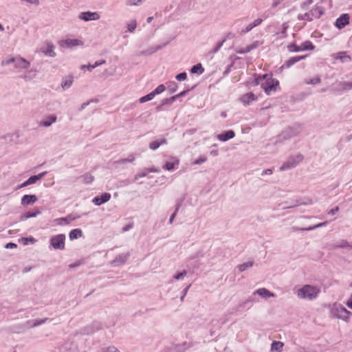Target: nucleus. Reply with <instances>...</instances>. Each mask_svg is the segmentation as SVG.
<instances>
[{
	"instance_id": "obj_1",
	"label": "nucleus",
	"mask_w": 352,
	"mask_h": 352,
	"mask_svg": "<svg viewBox=\"0 0 352 352\" xmlns=\"http://www.w3.org/2000/svg\"><path fill=\"white\" fill-rule=\"evenodd\" d=\"M256 84L260 85L267 95H271L276 91L279 82L273 78L272 74H267L256 78Z\"/></svg>"
},
{
	"instance_id": "obj_2",
	"label": "nucleus",
	"mask_w": 352,
	"mask_h": 352,
	"mask_svg": "<svg viewBox=\"0 0 352 352\" xmlns=\"http://www.w3.org/2000/svg\"><path fill=\"white\" fill-rule=\"evenodd\" d=\"M320 292V289L316 286L305 285L298 289L297 296L302 299L312 300L317 298Z\"/></svg>"
},
{
	"instance_id": "obj_3",
	"label": "nucleus",
	"mask_w": 352,
	"mask_h": 352,
	"mask_svg": "<svg viewBox=\"0 0 352 352\" xmlns=\"http://www.w3.org/2000/svg\"><path fill=\"white\" fill-rule=\"evenodd\" d=\"M323 8L321 6H316L305 14H299L298 15V19L311 21L314 18H320V16L323 14Z\"/></svg>"
},
{
	"instance_id": "obj_4",
	"label": "nucleus",
	"mask_w": 352,
	"mask_h": 352,
	"mask_svg": "<svg viewBox=\"0 0 352 352\" xmlns=\"http://www.w3.org/2000/svg\"><path fill=\"white\" fill-rule=\"evenodd\" d=\"M333 313L335 317L346 322L349 321L351 316H352V312L348 311L341 305L336 306L333 309Z\"/></svg>"
},
{
	"instance_id": "obj_5",
	"label": "nucleus",
	"mask_w": 352,
	"mask_h": 352,
	"mask_svg": "<svg viewBox=\"0 0 352 352\" xmlns=\"http://www.w3.org/2000/svg\"><path fill=\"white\" fill-rule=\"evenodd\" d=\"M303 155L297 154L295 156L290 157L280 168V170H285L296 167L303 160Z\"/></svg>"
},
{
	"instance_id": "obj_6",
	"label": "nucleus",
	"mask_w": 352,
	"mask_h": 352,
	"mask_svg": "<svg viewBox=\"0 0 352 352\" xmlns=\"http://www.w3.org/2000/svg\"><path fill=\"white\" fill-rule=\"evenodd\" d=\"M65 238L63 234L53 236L50 241V245L55 250H64Z\"/></svg>"
},
{
	"instance_id": "obj_7",
	"label": "nucleus",
	"mask_w": 352,
	"mask_h": 352,
	"mask_svg": "<svg viewBox=\"0 0 352 352\" xmlns=\"http://www.w3.org/2000/svg\"><path fill=\"white\" fill-rule=\"evenodd\" d=\"M58 44L62 48L72 49L75 47L82 46L84 42L78 38H66L59 41Z\"/></svg>"
},
{
	"instance_id": "obj_8",
	"label": "nucleus",
	"mask_w": 352,
	"mask_h": 352,
	"mask_svg": "<svg viewBox=\"0 0 352 352\" xmlns=\"http://www.w3.org/2000/svg\"><path fill=\"white\" fill-rule=\"evenodd\" d=\"M100 18V15L97 12H82L78 15V19L84 21H97Z\"/></svg>"
},
{
	"instance_id": "obj_9",
	"label": "nucleus",
	"mask_w": 352,
	"mask_h": 352,
	"mask_svg": "<svg viewBox=\"0 0 352 352\" xmlns=\"http://www.w3.org/2000/svg\"><path fill=\"white\" fill-rule=\"evenodd\" d=\"M110 199H111V194L109 192H104L101 195L100 197L97 196V197H94L92 200V202L96 206H100V205L107 202L108 201H109Z\"/></svg>"
},
{
	"instance_id": "obj_10",
	"label": "nucleus",
	"mask_w": 352,
	"mask_h": 352,
	"mask_svg": "<svg viewBox=\"0 0 352 352\" xmlns=\"http://www.w3.org/2000/svg\"><path fill=\"white\" fill-rule=\"evenodd\" d=\"M30 67V63L28 60L21 56H16V61L14 64V67L16 69H28Z\"/></svg>"
},
{
	"instance_id": "obj_11",
	"label": "nucleus",
	"mask_w": 352,
	"mask_h": 352,
	"mask_svg": "<svg viewBox=\"0 0 352 352\" xmlns=\"http://www.w3.org/2000/svg\"><path fill=\"white\" fill-rule=\"evenodd\" d=\"M79 215L69 214L66 217L58 218L55 220L57 225L69 224L72 221L78 219Z\"/></svg>"
},
{
	"instance_id": "obj_12",
	"label": "nucleus",
	"mask_w": 352,
	"mask_h": 352,
	"mask_svg": "<svg viewBox=\"0 0 352 352\" xmlns=\"http://www.w3.org/2000/svg\"><path fill=\"white\" fill-rule=\"evenodd\" d=\"M349 23V14H343L339 18L337 19L335 25L338 28L342 29Z\"/></svg>"
},
{
	"instance_id": "obj_13",
	"label": "nucleus",
	"mask_w": 352,
	"mask_h": 352,
	"mask_svg": "<svg viewBox=\"0 0 352 352\" xmlns=\"http://www.w3.org/2000/svg\"><path fill=\"white\" fill-rule=\"evenodd\" d=\"M129 256V253H123L119 254L116 258L111 262V265L116 267L120 264H124L127 261Z\"/></svg>"
},
{
	"instance_id": "obj_14",
	"label": "nucleus",
	"mask_w": 352,
	"mask_h": 352,
	"mask_svg": "<svg viewBox=\"0 0 352 352\" xmlns=\"http://www.w3.org/2000/svg\"><path fill=\"white\" fill-rule=\"evenodd\" d=\"M259 43L258 41H255L252 44L249 45L244 47H241L236 50V53L239 54H243L250 52L254 49H256L258 47Z\"/></svg>"
},
{
	"instance_id": "obj_15",
	"label": "nucleus",
	"mask_w": 352,
	"mask_h": 352,
	"mask_svg": "<svg viewBox=\"0 0 352 352\" xmlns=\"http://www.w3.org/2000/svg\"><path fill=\"white\" fill-rule=\"evenodd\" d=\"M37 199L36 196L34 195H25L21 199V204L23 206L32 205Z\"/></svg>"
},
{
	"instance_id": "obj_16",
	"label": "nucleus",
	"mask_w": 352,
	"mask_h": 352,
	"mask_svg": "<svg viewBox=\"0 0 352 352\" xmlns=\"http://www.w3.org/2000/svg\"><path fill=\"white\" fill-rule=\"evenodd\" d=\"M254 294H258L260 296L263 297V298H271V297H274L275 296V294L272 292H271L270 290L265 289V288H260L257 290H256L254 292Z\"/></svg>"
},
{
	"instance_id": "obj_17",
	"label": "nucleus",
	"mask_w": 352,
	"mask_h": 352,
	"mask_svg": "<svg viewBox=\"0 0 352 352\" xmlns=\"http://www.w3.org/2000/svg\"><path fill=\"white\" fill-rule=\"evenodd\" d=\"M257 97L253 93H248L241 98V101L245 104L248 105L251 102L256 100Z\"/></svg>"
},
{
	"instance_id": "obj_18",
	"label": "nucleus",
	"mask_w": 352,
	"mask_h": 352,
	"mask_svg": "<svg viewBox=\"0 0 352 352\" xmlns=\"http://www.w3.org/2000/svg\"><path fill=\"white\" fill-rule=\"evenodd\" d=\"M57 117L55 114H51L46 117L41 122V125L45 127L50 126L53 123L56 122Z\"/></svg>"
},
{
	"instance_id": "obj_19",
	"label": "nucleus",
	"mask_w": 352,
	"mask_h": 352,
	"mask_svg": "<svg viewBox=\"0 0 352 352\" xmlns=\"http://www.w3.org/2000/svg\"><path fill=\"white\" fill-rule=\"evenodd\" d=\"M234 135H235L234 132L232 130H230V131H228L227 132H226L225 133L219 134L217 135V139L219 141L226 142L230 139L233 138L234 137Z\"/></svg>"
},
{
	"instance_id": "obj_20",
	"label": "nucleus",
	"mask_w": 352,
	"mask_h": 352,
	"mask_svg": "<svg viewBox=\"0 0 352 352\" xmlns=\"http://www.w3.org/2000/svg\"><path fill=\"white\" fill-rule=\"evenodd\" d=\"M166 44L167 43H165L164 45H159L151 47L148 49L142 52L141 54L142 55H145V56L151 55V54L155 53V52L162 49Z\"/></svg>"
},
{
	"instance_id": "obj_21",
	"label": "nucleus",
	"mask_w": 352,
	"mask_h": 352,
	"mask_svg": "<svg viewBox=\"0 0 352 352\" xmlns=\"http://www.w3.org/2000/svg\"><path fill=\"white\" fill-rule=\"evenodd\" d=\"M327 221H324V222H322V223H318L314 226H311V227H309V228H297V227H293L292 228V230L294 231H303V230H307V231H310V230H315L316 228H321V227H323V226H325L327 224Z\"/></svg>"
},
{
	"instance_id": "obj_22",
	"label": "nucleus",
	"mask_w": 352,
	"mask_h": 352,
	"mask_svg": "<svg viewBox=\"0 0 352 352\" xmlns=\"http://www.w3.org/2000/svg\"><path fill=\"white\" fill-rule=\"evenodd\" d=\"M167 143V141L165 138H162L161 140H155L149 144V148L151 150H156L161 145L166 144Z\"/></svg>"
},
{
	"instance_id": "obj_23",
	"label": "nucleus",
	"mask_w": 352,
	"mask_h": 352,
	"mask_svg": "<svg viewBox=\"0 0 352 352\" xmlns=\"http://www.w3.org/2000/svg\"><path fill=\"white\" fill-rule=\"evenodd\" d=\"M306 57V56H295L292 57L289 59H288L285 63V65L286 67H290L293 65H294L296 63L298 62L299 60L304 59Z\"/></svg>"
},
{
	"instance_id": "obj_24",
	"label": "nucleus",
	"mask_w": 352,
	"mask_h": 352,
	"mask_svg": "<svg viewBox=\"0 0 352 352\" xmlns=\"http://www.w3.org/2000/svg\"><path fill=\"white\" fill-rule=\"evenodd\" d=\"M73 81L74 80L72 76L66 77L61 82V87L63 89H69L72 85Z\"/></svg>"
},
{
	"instance_id": "obj_25",
	"label": "nucleus",
	"mask_w": 352,
	"mask_h": 352,
	"mask_svg": "<svg viewBox=\"0 0 352 352\" xmlns=\"http://www.w3.org/2000/svg\"><path fill=\"white\" fill-rule=\"evenodd\" d=\"M54 45L51 43H48L47 45V48L45 50H43V52L50 57H54L56 56V53L54 52Z\"/></svg>"
},
{
	"instance_id": "obj_26",
	"label": "nucleus",
	"mask_w": 352,
	"mask_h": 352,
	"mask_svg": "<svg viewBox=\"0 0 352 352\" xmlns=\"http://www.w3.org/2000/svg\"><path fill=\"white\" fill-rule=\"evenodd\" d=\"M82 235V232L80 229H78V228L74 229L69 232V239L71 240L77 239L81 237Z\"/></svg>"
},
{
	"instance_id": "obj_27",
	"label": "nucleus",
	"mask_w": 352,
	"mask_h": 352,
	"mask_svg": "<svg viewBox=\"0 0 352 352\" xmlns=\"http://www.w3.org/2000/svg\"><path fill=\"white\" fill-rule=\"evenodd\" d=\"M46 174H47V172L45 171L41 173H39L38 175L31 176L28 179L30 185L35 184L37 181L41 179Z\"/></svg>"
},
{
	"instance_id": "obj_28",
	"label": "nucleus",
	"mask_w": 352,
	"mask_h": 352,
	"mask_svg": "<svg viewBox=\"0 0 352 352\" xmlns=\"http://www.w3.org/2000/svg\"><path fill=\"white\" fill-rule=\"evenodd\" d=\"M336 58L340 59L342 63L349 62L351 60V56L345 52L338 53Z\"/></svg>"
},
{
	"instance_id": "obj_29",
	"label": "nucleus",
	"mask_w": 352,
	"mask_h": 352,
	"mask_svg": "<svg viewBox=\"0 0 352 352\" xmlns=\"http://www.w3.org/2000/svg\"><path fill=\"white\" fill-rule=\"evenodd\" d=\"M314 49V45L309 41H306L300 45V51L312 50Z\"/></svg>"
},
{
	"instance_id": "obj_30",
	"label": "nucleus",
	"mask_w": 352,
	"mask_h": 352,
	"mask_svg": "<svg viewBox=\"0 0 352 352\" xmlns=\"http://www.w3.org/2000/svg\"><path fill=\"white\" fill-rule=\"evenodd\" d=\"M190 72L192 74H197L200 75L204 72V68L202 67L201 63H198L191 68Z\"/></svg>"
},
{
	"instance_id": "obj_31",
	"label": "nucleus",
	"mask_w": 352,
	"mask_h": 352,
	"mask_svg": "<svg viewBox=\"0 0 352 352\" xmlns=\"http://www.w3.org/2000/svg\"><path fill=\"white\" fill-rule=\"evenodd\" d=\"M254 265V261H250L246 263H243V264L239 265L237 268L240 272H244L246 270L252 267Z\"/></svg>"
},
{
	"instance_id": "obj_32",
	"label": "nucleus",
	"mask_w": 352,
	"mask_h": 352,
	"mask_svg": "<svg viewBox=\"0 0 352 352\" xmlns=\"http://www.w3.org/2000/svg\"><path fill=\"white\" fill-rule=\"evenodd\" d=\"M178 164L179 160L177 159H175L174 162H166L165 165L164 166V168L166 169L167 170H172L175 168V166Z\"/></svg>"
},
{
	"instance_id": "obj_33",
	"label": "nucleus",
	"mask_w": 352,
	"mask_h": 352,
	"mask_svg": "<svg viewBox=\"0 0 352 352\" xmlns=\"http://www.w3.org/2000/svg\"><path fill=\"white\" fill-rule=\"evenodd\" d=\"M283 347V343L279 341H274L272 344L271 350L281 351Z\"/></svg>"
},
{
	"instance_id": "obj_34",
	"label": "nucleus",
	"mask_w": 352,
	"mask_h": 352,
	"mask_svg": "<svg viewBox=\"0 0 352 352\" xmlns=\"http://www.w3.org/2000/svg\"><path fill=\"white\" fill-rule=\"evenodd\" d=\"M321 82V79L318 76H316L313 78H307L305 80V83L307 85H318Z\"/></svg>"
},
{
	"instance_id": "obj_35",
	"label": "nucleus",
	"mask_w": 352,
	"mask_h": 352,
	"mask_svg": "<svg viewBox=\"0 0 352 352\" xmlns=\"http://www.w3.org/2000/svg\"><path fill=\"white\" fill-rule=\"evenodd\" d=\"M175 100H176V99H175V97H174V96L169 98H165L162 100V104L157 107V109L160 110L162 106L166 105V104H170Z\"/></svg>"
},
{
	"instance_id": "obj_36",
	"label": "nucleus",
	"mask_w": 352,
	"mask_h": 352,
	"mask_svg": "<svg viewBox=\"0 0 352 352\" xmlns=\"http://www.w3.org/2000/svg\"><path fill=\"white\" fill-rule=\"evenodd\" d=\"M128 32L132 33L134 32L137 27V22L135 20H132L126 24Z\"/></svg>"
},
{
	"instance_id": "obj_37",
	"label": "nucleus",
	"mask_w": 352,
	"mask_h": 352,
	"mask_svg": "<svg viewBox=\"0 0 352 352\" xmlns=\"http://www.w3.org/2000/svg\"><path fill=\"white\" fill-rule=\"evenodd\" d=\"M144 0H127L126 5L127 6H137L142 3Z\"/></svg>"
},
{
	"instance_id": "obj_38",
	"label": "nucleus",
	"mask_w": 352,
	"mask_h": 352,
	"mask_svg": "<svg viewBox=\"0 0 352 352\" xmlns=\"http://www.w3.org/2000/svg\"><path fill=\"white\" fill-rule=\"evenodd\" d=\"M154 97L155 96H154L152 92H151L150 94H147V95L140 98V100H139V102L140 103H144V102H146L147 101L151 100L152 99H153Z\"/></svg>"
},
{
	"instance_id": "obj_39",
	"label": "nucleus",
	"mask_w": 352,
	"mask_h": 352,
	"mask_svg": "<svg viewBox=\"0 0 352 352\" xmlns=\"http://www.w3.org/2000/svg\"><path fill=\"white\" fill-rule=\"evenodd\" d=\"M135 157L133 155H131L127 158L118 160L116 162V163H118L119 164H123L128 163V162H133L135 160Z\"/></svg>"
},
{
	"instance_id": "obj_40",
	"label": "nucleus",
	"mask_w": 352,
	"mask_h": 352,
	"mask_svg": "<svg viewBox=\"0 0 352 352\" xmlns=\"http://www.w3.org/2000/svg\"><path fill=\"white\" fill-rule=\"evenodd\" d=\"M177 84L175 82H170L169 85L168 86V89L170 94L175 93L177 89Z\"/></svg>"
},
{
	"instance_id": "obj_41",
	"label": "nucleus",
	"mask_w": 352,
	"mask_h": 352,
	"mask_svg": "<svg viewBox=\"0 0 352 352\" xmlns=\"http://www.w3.org/2000/svg\"><path fill=\"white\" fill-rule=\"evenodd\" d=\"M166 89V87L164 85H160L159 86L157 87V88L152 91V93L153 94L154 96L157 94H160L161 93H162L163 91H164Z\"/></svg>"
},
{
	"instance_id": "obj_42",
	"label": "nucleus",
	"mask_w": 352,
	"mask_h": 352,
	"mask_svg": "<svg viewBox=\"0 0 352 352\" xmlns=\"http://www.w3.org/2000/svg\"><path fill=\"white\" fill-rule=\"evenodd\" d=\"M102 352H120L118 348L114 346H109L107 347H104L102 350Z\"/></svg>"
},
{
	"instance_id": "obj_43",
	"label": "nucleus",
	"mask_w": 352,
	"mask_h": 352,
	"mask_svg": "<svg viewBox=\"0 0 352 352\" xmlns=\"http://www.w3.org/2000/svg\"><path fill=\"white\" fill-rule=\"evenodd\" d=\"M39 213H40L39 211H37L36 212H33V213L27 212L21 217V219L25 220V219H27L30 217H35Z\"/></svg>"
},
{
	"instance_id": "obj_44",
	"label": "nucleus",
	"mask_w": 352,
	"mask_h": 352,
	"mask_svg": "<svg viewBox=\"0 0 352 352\" xmlns=\"http://www.w3.org/2000/svg\"><path fill=\"white\" fill-rule=\"evenodd\" d=\"M82 177L84 182L86 184H90L94 179V177L90 174H86Z\"/></svg>"
},
{
	"instance_id": "obj_45",
	"label": "nucleus",
	"mask_w": 352,
	"mask_h": 352,
	"mask_svg": "<svg viewBox=\"0 0 352 352\" xmlns=\"http://www.w3.org/2000/svg\"><path fill=\"white\" fill-rule=\"evenodd\" d=\"M287 48L289 52H300V46H297L295 44H290L287 46Z\"/></svg>"
},
{
	"instance_id": "obj_46",
	"label": "nucleus",
	"mask_w": 352,
	"mask_h": 352,
	"mask_svg": "<svg viewBox=\"0 0 352 352\" xmlns=\"http://www.w3.org/2000/svg\"><path fill=\"white\" fill-rule=\"evenodd\" d=\"M187 274V272L186 270H183L182 272L174 275L173 278L176 280H179L184 278Z\"/></svg>"
},
{
	"instance_id": "obj_47",
	"label": "nucleus",
	"mask_w": 352,
	"mask_h": 352,
	"mask_svg": "<svg viewBox=\"0 0 352 352\" xmlns=\"http://www.w3.org/2000/svg\"><path fill=\"white\" fill-rule=\"evenodd\" d=\"M47 318H44L42 320H36L33 321V323L30 325V327H34L41 325V324L45 323V321H47Z\"/></svg>"
},
{
	"instance_id": "obj_48",
	"label": "nucleus",
	"mask_w": 352,
	"mask_h": 352,
	"mask_svg": "<svg viewBox=\"0 0 352 352\" xmlns=\"http://www.w3.org/2000/svg\"><path fill=\"white\" fill-rule=\"evenodd\" d=\"M175 78L177 80L182 81L186 79L187 75L186 72H182L177 74Z\"/></svg>"
},
{
	"instance_id": "obj_49",
	"label": "nucleus",
	"mask_w": 352,
	"mask_h": 352,
	"mask_svg": "<svg viewBox=\"0 0 352 352\" xmlns=\"http://www.w3.org/2000/svg\"><path fill=\"white\" fill-rule=\"evenodd\" d=\"M254 27L253 26V24L252 23H250L249 25H248L246 26V28L243 30H241V34H246L248 33V32H250V30H252Z\"/></svg>"
},
{
	"instance_id": "obj_50",
	"label": "nucleus",
	"mask_w": 352,
	"mask_h": 352,
	"mask_svg": "<svg viewBox=\"0 0 352 352\" xmlns=\"http://www.w3.org/2000/svg\"><path fill=\"white\" fill-rule=\"evenodd\" d=\"M207 158L205 156H201L193 162V164H201L205 162Z\"/></svg>"
},
{
	"instance_id": "obj_51",
	"label": "nucleus",
	"mask_w": 352,
	"mask_h": 352,
	"mask_svg": "<svg viewBox=\"0 0 352 352\" xmlns=\"http://www.w3.org/2000/svg\"><path fill=\"white\" fill-rule=\"evenodd\" d=\"M147 175H148V172L146 171V170H144L142 173L135 175L134 177V179L138 180L140 177H146Z\"/></svg>"
},
{
	"instance_id": "obj_52",
	"label": "nucleus",
	"mask_w": 352,
	"mask_h": 352,
	"mask_svg": "<svg viewBox=\"0 0 352 352\" xmlns=\"http://www.w3.org/2000/svg\"><path fill=\"white\" fill-rule=\"evenodd\" d=\"M54 352H75V351L72 349H68L65 347H60L56 349Z\"/></svg>"
},
{
	"instance_id": "obj_53",
	"label": "nucleus",
	"mask_w": 352,
	"mask_h": 352,
	"mask_svg": "<svg viewBox=\"0 0 352 352\" xmlns=\"http://www.w3.org/2000/svg\"><path fill=\"white\" fill-rule=\"evenodd\" d=\"M224 42H225V40H223L221 42L219 43L217 45V46L213 49L212 52L217 53L220 50V48L221 47V46L223 45Z\"/></svg>"
},
{
	"instance_id": "obj_54",
	"label": "nucleus",
	"mask_w": 352,
	"mask_h": 352,
	"mask_svg": "<svg viewBox=\"0 0 352 352\" xmlns=\"http://www.w3.org/2000/svg\"><path fill=\"white\" fill-rule=\"evenodd\" d=\"M16 57H13V58H9L7 60H6L5 62H3L2 64H5V65H9L12 63H16Z\"/></svg>"
},
{
	"instance_id": "obj_55",
	"label": "nucleus",
	"mask_w": 352,
	"mask_h": 352,
	"mask_svg": "<svg viewBox=\"0 0 352 352\" xmlns=\"http://www.w3.org/2000/svg\"><path fill=\"white\" fill-rule=\"evenodd\" d=\"M178 210H179V206H177V207L176 208V210H175V212H173V213L172 214V215L170 216V219H169V223H170V224H172V223H173V220H174V219H175V216H176V214H177V212Z\"/></svg>"
},
{
	"instance_id": "obj_56",
	"label": "nucleus",
	"mask_w": 352,
	"mask_h": 352,
	"mask_svg": "<svg viewBox=\"0 0 352 352\" xmlns=\"http://www.w3.org/2000/svg\"><path fill=\"white\" fill-rule=\"evenodd\" d=\"M339 210V207L338 206H336V208L330 210L329 212H328V214H331V215H334L337 212H338Z\"/></svg>"
},
{
	"instance_id": "obj_57",
	"label": "nucleus",
	"mask_w": 352,
	"mask_h": 352,
	"mask_svg": "<svg viewBox=\"0 0 352 352\" xmlns=\"http://www.w3.org/2000/svg\"><path fill=\"white\" fill-rule=\"evenodd\" d=\"M188 91V90L183 91L181 93H179L177 95H175L174 97H175V99L177 100V98H179L180 97L186 96V94H187Z\"/></svg>"
},
{
	"instance_id": "obj_58",
	"label": "nucleus",
	"mask_w": 352,
	"mask_h": 352,
	"mask_svg": "<svg viewBox=\"0 0 352 352\" xmlns=\"http://www.w3.org/2000/svg\"><path fill=\"white\" fill-rule=\"evenodd\" d=\"M17 247V245L14 243H8L6 245V249H10V248H16Z\"/></svg>"
},
{
	"instance_id": "obj_59",
	"label": "nucleus",
	"mask_w": 352,
	"mask_h": 352,
	"mask_svg": "<svg viewBox=\"0 0 352 352\" xmlns=\"http://www.w3.org/2000/svg\"><path fill=\"white\" fill-rule=\"evenodd\" d=\"M284 0H273L272 7V8L277 7Z\"/></svg>"
},
{
	"instance_id": "obj_60",
	"label": "nucleus",
	"mask_w": 352,
	"mask_h": 352,
	"mask_svg": "<svg viewBox=\"0 0 352 352\" xmlns=\"http://www.w3.org/2000/svg\"><path fill=\"white\" fill-rule=\"evenodd\" d=\"M85 67H87V69H88L89 72H91V71H92V69L95 68L94 65H82V66H81V68H82V69H84V68H85Z\"/></svg>"
},
{
	"instance_id": "obj_61",
	"label": "nucleus",
	"mask_w": 352,
	"mask_h": 352,
	"mask_svg": "<svg viewBox=\"0 0 352 352\" xmlns=\"http://www.w3.org/2000/svg\"><path fill=\"white\" fill-rule=\"evenodd\" d=\"M343 85L345 89H351L352 88V82H344Z\"/></svg>"
},
{
	"instance_id": "obj_62",
	"label": "nucleus",
	"mask_w": 352,
	"mask_h": 352,
	"mask_svg": "<svg viewBox=\"0 0 352 352\" xmlns=\"http://www.w3.org/2000/svg\"><path fill=\"white\" fill-rule=\"evenodd\" d=\"M346 306L352 309V295L350 296V298L348 299L346 303Z\"/></svg>"
},
{
	"instance_id": "obj_63",
	"label": "nucleus",
	"mask_w": 352,
	"mask_h": 352,
	"mask_svg": "<svg viewBox=\"0 0 352 352\" xmlns=\"http://www.w3.org/2000/svg\"><path fill=\"white\" fill-rule=\"evenodd\" d=\"M273 173V170L272 168H268V169H266L265 170H264L263 173H262V175H272Z\"/></svg>"
},
{
	"instance_id": "obj_64",
	"label": "nucleus",
	"mask_w": 352,
	"mask_h": 352,
	"mask_svg": "<svg viewBox=\"0 0 352 352\" xmlns=\"http://www.w3.org/2000/svg\"><path fill=\"white\" fill-rule=\"evenodd\" d=\"M261 22H262V19H256V20L252 23L253 26H254V27H256V26H258V25H260V24L261 23Z\"/></svg>"
}]
</instances>
